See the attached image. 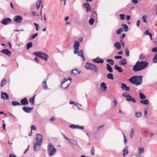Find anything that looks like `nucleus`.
Instances as JSON below:
<instances>
[{
	"label": "nucleus",
	"instance_id": "f257e3e1",
	"mask_svg": "<svg viewBox=\"0 0 157 157\" xmlns=\"http://www.w3.org/2000/svg\"><path fill=\"white\" fill-rule=\"evenodd\" d=\"M43 140L42 136L40 134H37L33 142V150L34 151L39 150L41 147Z\"/></svg>",
	"mask_w": 157,
	"mask_h": 157
},
{
	"label": "nucleus",
	"instance_id": "f03ea898",
	"mask_svg": "<svg viewBox=\"0 0 157 157\" xmlns=\"http://www.w3.org/2000/svg\"><path fill=\"white\" fill-rule=\"evenodd\" d=\"M148 64V63L145 61H138L133 66L132 70L135 72L141 71L145 69Z\"/></svg>",
	"mask_w": 157,
	"mask_h": 157
},
{
	"label": "nucleus",
	"instance_id": "7ed1b4c3",
	"mask_svg": "<svg viewBox=\"0 0 157 157\" xmlns=\"http://www.w3.org/2000/svg\"><path fill=\"white\" fill-rule=\"evenodd\" d=\"M143 76L135 75L129 79V81L132 84H136V86H139L142 83Z\"/></svg>",
	"mask_w": 157,
	"mask_h": 157
},
{
	"label": "nucleus",
	"instance_id": "20e7f679",
	"mask_svg": "<svg viewBox=\"0 0 157 157\" xmlns=\"http://www.w3.org/2000/svg\"><path fill=\"white\" fill-rule=\"evenodd\" d=\"M56 152V149L51 143L49 144L48 146L47 153L50 156H52Z\"/></svg>",
	"mask_w": 157,
	"mask_h": 157
},
{
	"label": "nucleus",
	"instance_id": "39448f33",
	"mask_svg": "<svg viewBox=\"0 0 157 157\" xmlns=\"http://www.w3.org/2000/svg\"><path fill=\"white\" fill-rule=\"evenodd\" d=\"M84 67L88 70L94 71L96 73L98 71V68L96 66L88 63H86Z\"/></svg>",
	"mask_w": 157,
	"mask_h": 157
},
{
	"label": "nucleus",
	"instance_id": "423d86ee",
	"mask_svg": "<svg viewBox=\"0 0 157 157\" xmlns=\"http://www.w3.org/2000/svg\"><path fill=\"white\" fill-rule=\"evenodd\" d=\"M33 53L36 56L40 57L46 61H47L48 60V56L47 55L42 52H34Z\"/></svg>",
	"mask_w": 157,
	"mask_h": 157
},
{
	"label": "nucleus",
	"instance_id": "0eeeda50",
	"mask_svg": "<svg viewBox=\"0 0 157 157\" xmlns=\"http://www.w3.org/2000/svg\"><path fill=\"white\" fill-rule=\"evenodd\" d=\"M80 46L79 42L78 41H75L74 43V48L75 51L74 52V54H77L79 48Z\"/></svg>",
	"mask_w": 157,
	"mask_h": 157
},
{
	"label": "nucleus",
	"instance_id": "6e6552de",
	"mask_svg": "<svg viewBox=\"0 0 157 157\" xmlns=\"http://www.w3.org/2000/svg\"><path fill=\"white\" fill-rule=\"evenodd\" d=\"M12 21V20L9 18L7 17L2 19L1 23L4 25H6L8 23H10Z\"/></svg>",
	"mask_w": 157,
	"mask_h": 157
},
{
	"label": "nucleus",
	"instance_id": "1a4fd4ad",
	"mask_svg": "<svg viewBox=\"0 0 157 157\" xmlns=\"http://www.w3.org/2000/svg\"><path fill=\"white\" fill-rule=\"evenodd\" d=\"M63 136L64 138L67 140H68L69 142L71 143V144L72 145H76L77 144V143L75 140L72 139H69L67 138L64 135H63Z\"/></svg>",
	"mask_w": 157,
	"mask_h": 157
},
{
	"label": "nucleus",
	"instance_id": "9d476101",
	"mask_svg": "<svg viewBox=\"0 0 157 157\" xmlns=\"http://www.w3.org/2000/svg\"><path fill=\"white\" fill-rule=\"evenodd\" d=\"M22 17L19 15L15 16L13 18L14 21L17 23H20L22 20Z\"/></svg>",
	"mask_w": 157,
	"mask_h": 157
},
{
	"label": "nucleus",
	"instance_id": "9b49d317",
	"mask_svg": "<svg viewBox=\"0 0 157 157\" xmlns=\"http://www.w3.org/2000/svg\"><path fill=\"white\" fill-rule=\"evenodd\" d=\"M83 7L86 10L87 12H89L91 10V8L89 4L87 2L83 4Z\"/></svg>",
	"mask_w": 157,
	"mask_h": 157
},
{
	"label": "nucleus",
	"instance_id": "f8f14e48",
	"mask_svg": "<svg viewBox=\"0 0 157 157\" xmlns=\"http://www.w3.org/2000/svg\"><path fill=\"white\" fill-rule=\"evenodd\" d=\"M1 52L2 53L8 56H10L12 55L11 51L8 49H3L2 50Z\"/></svg>",
	"mask_w": 157,
	"mask_h": 157
},
{
	"label": "nucleus",
	"instance_id": "ddd939ff",
	"mask_svg": "<svg viewBox=\"0 0 157 157\" xmlns=\"http://www.w3.org/2000/svg\"><path fill=\"white\" fill-rule=\"evenodd\" d=\"M48 78L45 79L42 82V88L45 90H48L47 84V81Z\"/></svg>",
	"mask_w": 157,
	"mask_h": 157
},
{
	"label": "nucleus",
	"instance_id": "4468645a",
	"mask_svg": "<svg viewBox=\"0 0 157 157\" xmlns=\"http://www.w3.org/2000/svg\"><path fill=\"white\" fill-rule=\"evenodd\" d=\"M92 61L95 63H102L104 62V60H102L101 58L98 57H97L96 58L92 59Z\"/></svg>",
	"mask_w": 157,
	"mask_h": 157
},
{
	"label": "nucleus",
	"instance_id": "2eb2a0df",
	"mask_svg": "<svg viewBox=\"0 0 157 157\" xmlns=\"http://www.w3.org/2000/svg\"><path fill=\"white\" fill-rule=\"evenodd\" d=\"M1 94V98H2L3 99L7 100L9 99V96L6 93L2 92Z\"/></svg>",
	"mask_w": 157,
	"mask_h": 157
},
{
	"label": "nucleus",
	"instance_id": "dca6fc26",
	"mask_svg": "<svg viewBox=\"0 0 157 157\" xmlns=\"http://www.w3.org/2000/svg\"><path fill=\"white\" fill-rule=\"evenodd\" d=\"M107 88L106 84L104 82H102L100 84V89L101 90L103 91H105Z\"/></svg>",
	"mask_w": 157,
	"mask_h": 157
},
{
	"label": "nucleus",
	"instance_id": "f3484780",
	"mask_svg": "<svg viewBox=\"0 0 157 157\" xmlns=\"http://www.w3.org/2000/svg\"><path fill=\"white\" fill-rule=\"evenodd\" d=\"M138 154L140 155H142L145 152L144 148L142 147H139L138 148Z\"/></svg>",
	"mask_w": 157,
	"mask_h": 157
},
{
	"label": "nucleus",
	"instance_id": "a211bd4d",
	"mask_svg": "<svg viewBox=\"0 0 157 157\" xmlns=\"http://www.w3.org/2000/svg\"><path fill=\"white\" fill-rule=\"evenodd\" d=\"M20 102L22 105H25L28 104V101L26 98H25L21 100Z\"/></svg>",
	"mask_w": 157,
	"mask_h": 157
},
{
	"label": "nucleus",
	"instance_id": "6ab92c4d",
	"mask_svg": "<svg viewBox=\"0 0 157 157\" xmlns=\"http://www.w3.org/2000/svg\"><path fill=\"white\" fill-rule=\"evenodd\" d=\"M33 107L26 108L25 107H22V109L24 111L27 113H30L33 109Z\"/></svg>",
	"mask_w": 157,
	"mask_h": 157
},
{
	"label": "nucleus",
	"instance_id": "aec40b11",
	"mask_svg": "<svg viewBox=\"0 0 157 157\" xmlns=\"http://www.w3.org/2000/svg\"><path fill=\"white\" fill-rule=\"evenodd\" d=\"M123 153L124 157H125V155H127L128 154V151L127 146H125L124 147L123 151Z\"/></svg>",
	"mask_w": 157,
	"mask_h": 157
},
{
	"label": "nucleus",
	"instance_id": "412c9836",
	"mask_svg": "<svg viewBox=\"0 0 157 157\" xmlns=\"http://www.w3.org/2000/svg\"><path fill=\"white\" fill-rule=\"evenodd\" d=\"M121 88L123 90H125L126 91H129L130 90V88L127 86L126 84L124 83H122Z\"/></svg>",
	"mask_w": 157,
	"mask_h": 157
},
{
	"label": "nucleus",
	"instance_id": "4be33fe9",
	"mask_svg": "<svg viewBox=\"0 0 157 157\" xmlns=\"http://www.w3.org/2000/svg\"><path fill=\"white\" fill-rule=\"evenodd\" d=\"M126 100L127 101H132L133 103H136V102L135 99L130 95L126 98Z\"/></svg>",
	"mask_w": 157,
	"mask_h": 157
},
{
	"label": "nucleus",
	"instance_id": "5701e85b",
	"mask_svg": "<svg viewBox=\"0 0 157 157\" xmlns=\"http://www.w3.org/2000/svg\"><path fill=\"white\" fill-rule=\"evenodd\" d=\"M114 47L117 50H120L121 48V44L119 42H116L114 45Z\"/></svg>",
	"mask_w": 157,
	"mask_h": 157
},
{
	"label": "nucleus",
	"instance_id": "b1692460",
	"mask_svg": "<svg viewBox=\"0 0 157 157\" xmlns=\"http://www.w3.org/2000/svg\"><path fill=\"white\" fill-rule=\"evenodd\" d=\"M77 55L79 56H81L83 60L84 61L85 58L83 56V52L82 50H81L80 51L78 52Z\"/></svg>",
	"mask_w": 157,
	"mask_h": 157
},
{
	"label": "nucleus",
	"instance_id": "393cba45",
	"mask_svg": "<svg viewBox=\"0 0 157 157\" xmlns=\"http://www.w3.org/2000/svg\"><path fill=\"white\" fill-rule=\"evenodd\" d=\"M114 67L115 69L120 73L122 72L123 71V69L122 67L117 65H115Z\"/></svg>",
	"mask_w": 157,
	"mask_h": 157
},
{
	"label": "nucleus",
	"instance_id": "a878e982",
	"mask_svg": "<svg viewBox=\"0 0 157 157\" xmlns=\"http://www.w3.org/2000/svg\"><path fill=\"white\" fill-rule=\"evenodd\" d=\"M120 64L122 66H125L127 63L126 61V59H123L121 60L119 62Z\"/></svg>",
	"mask_w": 157,
	"mask_h": 157
},
{
	"label": "nucleus",
	"instance_id": "bb28decb",
	"mask_svg": "<svg viewBox=\"0 0 157 157\" xmlns=\"http://www.w3.org/2000/svg\"><path fill=\"white\" fill-rule=\"evenodd\" d=\"M140 103L143 104L147 105L149 103V101L148 99H146L144 100H140Z\"/></svg>",
	"mask_w": 157,
	"mask_h": 157
},
{
	"label": "nucleus",
	"instance_id": "cd10ccee",
	"mask_svg": "<svg viewBox=\"0 0 157 157\" xmlns=\"http://www.w3.org/2000/svg\"><path fill=\"white\" fill-rule=\"evenodd\" d=\"M106 69L107 70L109 71L111 73L113 72V70L110 65L109 64H106Z\"/></svg>",
	"mask_w": 157,
	"mask_h": 157
},
{
	"label": "nucleus",
	"instance_id": "c85d7f7f",
	"mask_svg": "<svg viewBox=\"0 0 157 157\" xmlns=\"http://www.w3.org/2000/svg\"><path fill=\"white\" fill-rule=\"evenodd\" d=\"M80 73L77 69H73L71 71V73L75 75H76L77 73L79 74Z\"/></svg>",
	"mask_w": 157,
	"mask_h": 157
},
{
	"label": "nucleus",
	"instance_id": "c756f323",
	"mask_svg": "<svg viewBox=\"0 0 157 157\" xmlns=\"http://www.w3.org/2000/svg\"><path fill=\"white\" fill-rule=\"evenodd\" d=\"M142 113L141 112H135V116L137 118L140 117L141 116Z\"/></svg>",
	"mask_w": 157,
	"mask_h": 157
},
{
	"label": "nucleus",
	"instance_id": "7c9ffc66",
	"mask_svg": "<svg viewBox=\"0 0 157 157\" xmlns=\"http://www.w3.org/2000/svg\"><path fill=\"white\" fill-rule=\"evenodd\" d=\"M134 135V130L133 128H132L131 129V131L130 132V138L132 139V138Z\"/></svg>",
	"mask_w": 157,
	"mask_h": 157
},
{
	"label": "nucleus",
	"instance_id": "2f4dec72",
	"mask_svg": "<svg viewBox=\"0 0 157 157\" xmlns=\"http://www.w3.org/2000/svg\"><path fill=\"white\" fill-rule=\"evenodd\" d=\"M152 61L154 63H157V54L155 55L152 59Z\"/></svg>",
	"mask_w": 157,
	"mask_h": 157
},
{
	"label": "nucleus",
	"instance_id": "473e14b6",
	"mask_svg": "<svg viewBox=\"0 0 157 157\" xmlns=\"http://www.w3.org/2000/svg\"><path fill=\"white\" fill-rule=\"evenodd\" d=\"M35 95H34L29 100V102L31 103L32 104H33L34 103Z\"/></svg>",
	"mask_w": 157,
	"mask_h": 157
},
{
	"label": "nucleus",
	"instance_id": "72a5a7b5",
	"mask_svg": "<svg viewBox=\"0 0 157 157\" xmlns=\"http://www.w3.org/2000/svg\"><path fill=\"white\" fill-rule=\"evenodd\" d=\"M33 45V43L32 42H30L27 43L26 46V49H29Z\"/></svg>",
	"mask_w": 157,
	"mask_h": 157
},
{
	"label": "nucleus",
	"instance_id": "f704fd0d",
	"mask_svg": "<svg viewBox=\"0 0 157 157\" xmlns=\"http://www.w3.org/2000/svg\"><path fill=\"white\" fill-rule=\"evenodd\" d=\"M125 55L127 56H130L129 49L127 47L125 48Z\"/></svg>",
	"mask_w": 157,
	"mask_h": 157
},
{
	"label": "nucleus",
	"instance_id": "c9c22d12",
	"mask_svg": "<svg viewBox=\"0 0 157 157\" xmlns=\"http://www.w3.org/2000/svg\"><path fill=\"white\" fill-rule=\"evenodd\" d=\"M139 96L140 98L141 99H144L146 98L145 95L142 92H140Z\"/></svg>",
	"mask_w": 157,
	"mask_h": 157
},
{
	"label": "nucleus",
	"instance_id": "e433bc0d",
	"mask_svg": "<svg viewBox=\"0 0 157 157\" xmlns=\"http://www.w3.org/2000/svg\"><path fill=\"white\" fill-rule=\"evenodd\" d=\"M107 76L108 79L113 80L114 78L113 77V75L112 74L109 73L107 75Z\"/></svg>",
	"mask_w": 157,
	"mask_h": 157
},
{
	"label": "nucleus",
	"instance_id": "4c0bfd02",
	"mask_svg": "<svg viewBox=\"0 0 157 157\" xmlns=\"http://www.w3.org/2000/svg\"><path fill=\"white\" fill-rule=\"evenodd\" d=\"M122 26L123 27L124 30L125 32H127L128 30V26L126 24H122Z\"/></svg>",
	"mask_w": 157,
	"mask_h": 157
},
{
	"label": "nucleus",
	"instance_id": "58836bf2",
	"mask_svg": "<svg viewBox=\"0 0 157 157\" xmlns=\"http://www.w3.org/2000/svg\"><path fill=\"white\" fill-rule=\"evenodd\" d=\"M147 17L145 15H143L141 18L142 20L145 23H147Z\"/></svg>",
	"mask_w": 157,
	"mask_h": 157
},
{
	"label": "nucleus",
	"instance_id": "ea45409f",
	"mask_svg": "<svg viewBox=\"0 0 157 157\" xmlns=\"http://www.w3.org/2000/svg\"><path fill=\"white\" fill-rule=\"evenodd\" d=\"M94 22V18H90L89 21V23L90 25H92Z\"/></svg>",
	"mask_w": 157,
	"mask_h": 157
},
{
	"label": "nucleus",
	"instance_id": "a19ab883",
	"mask_svg": "<svg viewBox=\"0 0 157 157\" xmlns=\"http://www.w3.org/2000/svg\"><path fill=\"white\" fill-rule=\"evenodd\" d=\"M12 104L14 106L21 105L19 102L16 101H12Z\"/></svg>",
	"mask_w": 157,
	"mask_h": 157
},
{
	"label": "nucleus",
	"instance_id": "79ce46f5",
	"mask_svg": "<svg viewBox=\"0 0 157 157\" xmlns=\"http://www.w3.org/2000/svg\"><path fill=\"white\" fill-rule=\"evenodd\" d=\"M79 126L78 125H75L74 124H71V125L69 126V127L72 129H75L77 128V127Z\"/></svg>",
	"mask_w": 157,
	"mask_h": 157
},
{
	"label": "nucleus",
	"instance_id": "37998d69",
	"mask_svg": "<svg viewBox=\"0 0 157 157\" xmlns=\"http://www.w3.org/2000/svg\"><path fill=\"white\" fill-rule=\"evenodd\" d=\"M38 33H37L31 36L30 37V40H32L34 39L36 37L38 36Z\"/></svg>",
	"mask_w": 157,
	"mask_h": 157
},
{
	"label": "nucleus",
	"instance_id": "c03bdc74",
	"mask_svg": "<svg viewBox=\"0 0 157 157\" xmlns=\"http://www.w3.org/2000/svg\"><path fill=\"white\" fill-rule=\"evenodd\" d=\"M123 31V29L122 28H119L116 31V33L117 34H120Z\"/></svg>",
	"mask_w": 157,
	"mask_h": 157
},
{
	"label": "nucleus",
	"instance_id": "a18cd8bd",
	"mask_svg": "<svg viewBox=\"0 0 157 157\" xmlns=\"http://www.w3.org/2000/svg\"><path fill=\"white\" fill-rule=\"evenodd\" d=\"M106 61L112 65H113L114 63L113 61L111 59H107Z\"/></svg>",
	"mask_w": 157,
	"mask_h": 157
},
{
	"label": "nucleus",
	"instance_id": "49530a36",
	"mask_svg": "<svg viewBox=\"0 0 157 157\" xmlns=\"http://www.w3.org/2000/svg\"><path fill=\"white\" fill-rule=\"evenodd\" d=\"M68 80V79H66V78H64L63 80L61 82V86L60 87H63L62 85L65 83V82H67Z\"/></svg>",
	"mask_w": 157,
	"mask_h": 157
},
{
	"label": "nucleus",
	"instance_id": "de8ad7c7",
	"mask_svg": "<svg viewBox=\"0 0 157 157\" xmlns=\"http://www.w3.org/2000/svg\"><path fill=\"white\" fill-rule=\"evenodd\" d=\"M120 19L122 20H124L125 15L124 14H120L119 15Z\"/></svg>",
	"mask_w": 157,
	"mask_h": 157
},
{
	"label": "nucleus",
	"instance_id": "09e8293b",
	"mask_svg": "<svg viewBox=\"0 0 157 157\" xmlns=\"http://www.w3.org/2000/svg\"><path fill=\"white\" fill-rule=\"evenodd\" d=\"M6 80L5 79H3L1 81V86L2 87L6 84Z\"/></svg>",
	"mask_w": 157,
	"mask_h": 157
},
{
	"label": "nucleus",
	"instance_id": "8fccbe9b",
	"mask_svg": "<svg viewBox=\"0 0 157 157\" xmlns=\"http://www.w3.org/2000/svg\"><path fill=\"white\" fill-rule=\"evenodd\" d=\"M151 51L152 52L157 53V47H155L152 48Z\"/></svg>",
	"mask_w": 157,
	"mask_h": 157
},
{
	"label": "nucleus",
	"instance_id": "3c124183",
	"mask_svg": "<svg viewBox=\"0 0 157 157\" xmlns=\"http://www.w3.org/2000/svg\"><path fill=\"white\" fill-rule=\"evenodd\" d=\"M91 152L92 155H93L94 154V147H92L91 149Z\"/></svg>",
	"mask_w": 157,
	"mask_h": 157
},
{
	"label": "nucleus",
	"instance_id": "603ef678",
	"mask_svg": "<svg viewBox=\"0 0 157 157\" xmlns=\"http://www.w3.org/2000/svg\"><path fill=\"white\" fill-rule=\"evenodd\" d=\"M34 25L36 27V30H39V25L38 24H36L35 23H34Z\"/></svg>",
	"mask_w": 157,
	"mask_h": 157
},
{
	"label": "nucleus",
	"instance_id": "864d4df0",
	"mask_svg": "<svg viewBox=\"0 0 157 157\" xmlns=\"http://www.w3.org/2000/svg\"><path fill=\"white\" fill-rule=\"evenodd\" d=\"M36 130V128L34 125H33L31 126V130Z\"/></svg>",
	"mask_w": 157,
	"mask_h": 157
},
{
	"label": "nucleus",
	"instance_id": "5fc2aeb1",
	"mask_svg": "<svg viewBox=\"0 0 157 157\" xmlns=\"http://www.w3.org/2000/svg\"><path fill=\"white\" fill-rule=\"evenodd\" d=\"M129 95V94L126 93H125L122 94V96L123 97H125L126 98Z\"/></svg>",
	"mask_w": 157,
	"mask_h": 157
},
{
	"label": "nucleus",
	"instance_id": "6e6d98bb",
	"mask_svg": "<svg viewBox=\"0 0 157 157\" xmlns=\"http://www.w3.org/2000/svg\"><path fill=\"white\" fill-rule=\"evenodd\" d=\"M68 17H67L65 18V20L66 21V24H70L69 21H68Z\"/></svg>",
	"mask_w": 157,
	"mask_h": 157
},
{
	"label": "nucleus",
	"instance_id": "4d7b16f0",
	"mask_svg": "<svg viewBox=\"0 0 157 157\" xmlns=\"http://www.w3.org/2000/svg\"><path fill=\"white\" fill-rule=\"evenodd\" d=\"M114 58L115 59H120L122 58V56H116L114 57Z\"/></svg>",
	"mask_w": 157,
	"mask_h": 157
},
{
	"label": "nucleus",
	"instance_id": "13d9d810",
	"mask_svg": "<svg viewBox=\"0 0 157 157\" xmlns=\"http://www.w3.org/2000/svg\"><path fill=\"white\" fill-rule=\"evenodd\" d=\"M124 144L125 145L126 144V143H127V139L125 136H124Z\"/></svg>",
	"mask_w": 157,
	"mask_h": 157
},
{
	"label": "nucleus",
	"instance_id": "bf43d9fd",
	"mask_svg": "<svg viewBox=\"0 0 157 157\" xmlns=\"http://www.w3.org/2000/svg\"><path fill=\"white\" fill-rule=\"evenodd\" d=\"M126 35L125 34V33H123L122 34V36L121 37L120 39L121 40H122L125 37Z\"/></svg>",
	"mask_w": 157,
	"mask_h": 157
},
{
	"label": "nucleus",
	"instance_id": "052dcab7",
	"mask_svg": "<svg viewBox=\"0 0 157 157\" xmlns=\"http://www.w3.org/2000/svg\"><path fill=\"white\" fill-rule=\"evenodd\" d=\"M140 22V20H137V22H136V25L137 27L139 26V25Z\"/></svg>",
	"mask_w": 157,
	"mask_h": 157
},
{
	"label": "nucleus",
	"instance_id": "680f3d73",
	"mask_svg": "<svg viewBox=\"0 0 157 157\" xmlns=\"http://www.w3.org/2000/svg\"><path fill=\"white\" fill-rule=\"evenodd\" d=\"M132 2L135 4H137L138 3V1L137 0H132Z\"/></svg>",
	"mask_w": 157,
	"mask_h": 157
},
{
	"label": "nucleus",
	"instance_id": "e2e57ef3",
	"mask_svg": "<svg viewBox=\"0 0 157 157\" xmlns=\"http://www.w3.org/2000/svg\"><path fill=\"white\" fill-rule=\"evenodd\" d=\"M130 15H126V19L127 21H128L130 19Z\"/></svg>",
	"mask_w": 157,
	"mask_h": 157
},
{
	"label": "nucleus",
	"instance_id": "0e129e2a",
	"mask_svg": "<svg viewBox=\"0 0 157 157\" xmlns=\"http://www.w3.org/2000/svg\"><path fill=\"white\" fill-rule=\"evenodd\" d=\"M150 33L148 32V30H146L144 32V34L145 35H148Z\"/></svg>",
	"mask_w": 157,
	"mask_h": 157
},
{
	"label": "nucleus",
	"instance_id": "69168bd1",
	"mask_svg": "<svg viewBox=\"0 0 157 157\" xmlns=\"http://www.w3.org/2000/svg\"><path fill=\"white\" fill-rule=\"evenodd\" d=\"M55 118L54 117H52L50 119V120L51 121H53L55 120Z\"/></svg>",
	"mask_w": 157,
	"mask_h": 157
},
{
	"label": "nucleus",
	"instance_id": "338daca9",
	"mask_svg": "<svg viewBox=\"0 0 157 157\" xmlns=\"http://www.w3.org/2000/svg\"><path fill=\"white\" fill-rule=\"evenodd\" d=\"M41 2V0H39L38 1L37 3V5H39V6H40Z\"/></svg>",
	"mask_w": 157,
	"mask_h": 157
},
{
	"label": "nucleus",
	"instance_id": "774afa93",
	"mask_svg": "<svg viewBox=\"0 0 157 157\" xmlns=\"http://www.w3.org/2000/svg\"><path fill=\"white\" fill-rule=\"evenodd\" d=\"M10 157H16V156L13 154L12 153H11L9 155Z\"/></svg>",
	"mask_w": 157,
	"mask_h": 157
}]
</instances>
